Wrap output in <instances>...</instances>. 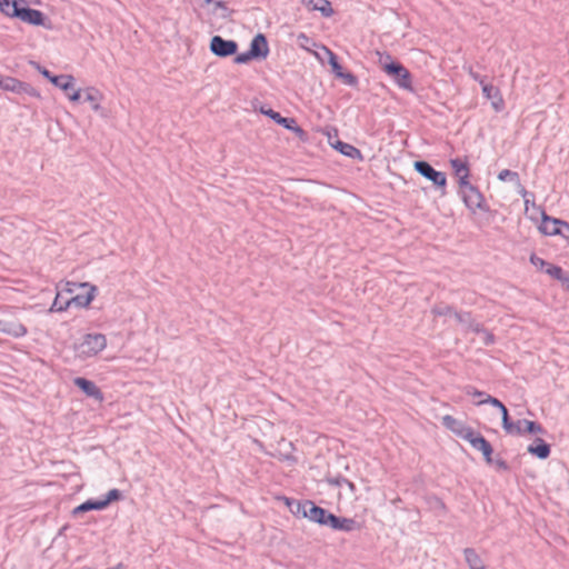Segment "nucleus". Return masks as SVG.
<instances>
[{"label": "nucleus", "instance_id": "obj_1", "mask_svg": "<svg viewBox=\"0 0 569 569\" xmlns=\"http://www.w3.org/2000/svg\"><path fill=\"white\" fill-rule=\"evenodd\" d=\"M379 63L382 70L402 89L411 90V74L400 62L392 60L389 53H380Z\"/></svg>", "mask_w": 569, "mask_h": 569}, {"label": "nucleus", "instance_id": "obj_2", "mask_svg": "<svg viewBox=\"0 0 569 569\" xmlns=\"http://www.w3.org/2000/svg\"><path fill=\"white\" fill-rule=\"evenodd\" d=\"M107 346V338L102 333H87L81 342L74 345L76 355L81 359L94 357Z\"/></svg>", "mask_w": 569, "mask_h": 569}, {"label": "nucleus", "instance_id": "obj_3", "mask_svg": "<svg viewBox=\"0 0 569 569\" xmlns=\"http://www.w3.org/2000/svg\"><path fill=\"white\" fill-rule=\"evenodd\" d=\"M415 170L427 180L431 181L435 187L441 190V196L446 194L447 177L443 172L436 170L428 161L417 160L413 163Z\"/></svg>", "mask_w": 569, "mask_h": 569}, {"label": "nucleus", "instance_id": "obj_4", "mask_svg": "<svg viewBox=\"0 0 569 569\" xmlns=\"http://www.w3.org/2000/svg\"><path fill=\"white\" fill-rule=\"evenodd\" d=\"M539 231L545 236H561L569 239V223L548 216L545 211L541 213V223Z\"/></svg>", "mask_w": 569, "mask_h": 569}, {"label": "nucleus", "instance_id": "obj_5", "mask_svg": "<svg viewBox=\"0 0 569 569\" xmlns=\"http://www.w3.org/2000/svg\"><path fill=\"white\" fill-rule=\"evenodd\" d=\"M209 49L219 58H228L237 54L238 43L234 40H227L221 36H213L210 40Z\"/></svg>", "mask_w": 569, "mask_h": 569}, {"label": "nucleus", "instance_id": "obj_6", "mask_svg": "<svg viewBox=\"0 0 569 569\" xmlns=\"http://www.w3.org/2000/svg\"><path fill=\"white\" fill-rule=\"evenodd\" d=\"M36 69L48 79L53 86L60 88L63 92L68 93L74 87V78L71 74H52L47 68L33 62Z\"/></svg>", "mask_w": 569, "mask_h": 569}, {"label": "nucleus", "instance_id": "obj_7", "mask_svg": "<svg viewBox=\"0 0 569 569\" xmlns=\"http://www.w3.org/2000/svg\"><path fill=\"white\" fill-rule=\"evenodd\" d=\"M461 198L466 207L472 212H476V210H481L483 212L489 211V207L485 202L483 194L476 186L470 187L469 190H463Z\"/></svg>", "mask_w": 569, "mask_h": 569}, {"label": "nucleus", "instance_id": "obj_8", "mask_svg": "<svg viewBox=\"0 0 569 569\" xmlns=\"http://www.w3.org/2000/svg\"><path fill=\"white\" fill-rule=\"evenodd\" d=\"M441 422L448 430H450L457 437H459L466 441L475 432V430L471 427L467 426L463 421L458 420L450 415L443 416L441 418Z\"/></svg>", "mask_w": 569, "mask_h": 569}, {"label": "nucleus", "instance_id": "obj_9", "mask_svg": "<svg viewBox=\"0 0 569 569\" xmlns=\"http://www.w3.org/2000/svg\"><path fill=\"white\" fill-rule=\"evenodd\" d=\"M16 13L18 19L31 26L46 27V21L48 20L43 12L24 6L23 3L20 10L16 11Z\"/></svg>", "mask_w": 569, "mask_h": 569}, {"label": "nucleus", "instance_id": "obj_10", "mask_svg": "<svg viewBox=\"0 0 569 569\" xmlns=\"http://www.w3.org/2000/svg\"><path fill=\"white\" fill-rule=\"evenodd\" d=\"M470 446L482 453L483 459L487 463L491 465L493 448L491 443L478 431H475L471 437L467 440Z\"/></svg>", "mask_w": 569, "mask_h": 569}, {"label": "nucleus", "instance_id": "obj_11", "mask_svg": "<svg viewBox=\"0 0 569 569\" xmlns=\"http://www.w3.org/2000/svg\"><path fill=\"white\" fill-rule=\"evenodd\" d=\"M328 527L333 530L351 532L360 529V525L353 518L338 517L333 513L328 517Z\"/></svg>", "mask_w": 569, "mask_h": 569}, {"label": "nucleus", "instance_id": "obj_12", "mask_svg": "<svg viewBox=\"0 0 569 569\" xmlns=\"http://www.w3.org/2000/svg\"><path fill=\"white\" fill-rule=\"evenodd\" d=\"M305 506H307L308 511L306 518L310 521H313L321 526H327L328 517H330L331 512L327 509L317 506L311 500H305Z\"/></svg>", "mask_w": 569, "mask_h": 569}, {"label": "nucleus", "instance_id": "obj_13", "mask_svg": "<svg viewBox=\"0 0 569 569\" xmlns=\"http://www.w3.org/2000/svg\"><path fill=\"white\" fill-rule=\"evenodd\" d=\"M74 386H77L86 396L93 398L96 400H103V393L99 389V387L91 380L83 378V377H77L73 380Z\"/></svg>", "mask_w": 569, "mask_h": 569}, {"label": "nucleus", "instance_id": "obj_14", "mask_svg": "<svg viewBox=\"0 0 569 569\" xmlns=\"http://www.w3.org/2000/svg\"><path fill=\"white\" fill-rule=\"evenodd\" d=\"M249 51L256 59H266L269 54V44L264 34L258 33L250 42Z\"/></svg>", "mask_w": 569, "mask_h": 569}, {"label": "nucleus", "instance_id": "obj_15", "mask_svg": "<svg viewBox=\"0 0 569 569\" xmlns=\"http://www.w3.org/2000/svg\"><path fill=\"white\" fill-rule=\"evenodd\" d=\"M80 287L89 288V291H87L86 293H79V295H76L74 297L68 298L69 306H76L78 308H86L94 299V293L97 291L96 286H91L88 282H84V283H81Z\"/></svg>", "mask_w": 569, "mask_h": 569}, {"label": "nucleus", "instance_id": "obj_16", "mask_svg": "<svg viewBox=\"0 0 569 569\" xmlns=\"http://www.w3.org/2000/svg\"><path fill=\"white\" fill-rule=\"evenodd\" d=\"M482 94L486 99L491 101V106L496 111H501L503 108V99L497 87L491 83L483 84Z\"/></svg>", "mask_w": 569, "mask_h": 569}, {"label": "nucleus", "instance_id": "obj_17", "mask_svg": "<svg viewBox=\"0 0 569 569\" xmlns=\"http://www.w3.org/2000/svg\"><path fill=\"white\" fill-rule=\"evenodd\" d=\"M527 451L532 456H536L537 458L545 460L550 456L551 448L550 445L547 443L543 439L536 438L533 440V443L528 446Z\"/></svg>", "mask_w": 569, "mask_h": 569}, {"label": "nucleus", "instance_id": "obj_18", "mask_svg": "<svg viewBox=\"0 0 569 569\" xmlns=\"http://www.w3.org/2000/svg\"><path fill=\"white\" fill-rule=\"evenodd\" d=\"M259 111L272 119L277 124L288 129L291 124H295V118L282 117L279 112L272 110L271 108H267L264 106L260 107Z\"/></svg>", "mask_w": 569, "mask_h": 569}, {"label": "nucleus", "instance_id": "obj_19", "mask_svg": "<svg viewBox=\"0 0 569 569\" xmlns=\"http://www.w3.org/2000/svg\"><path fill=\"white\" fill-rule=\"evenodd\" d=\"M332 147L348 158L358 160L363 159L361 151L350 143L338 140L332 144Z\"/></svg>", "mask_w": 569, "mask_h": 569}, {"label": "nucleus", "instance_id": "obj_20", "mask_svg": "<svg viewBox=\"0 0 569 569\" xmlns=\"http://www.w3.org/2000/svg\"><path fill=\"white\" fill-rule=\"evenodd\" d=\"M106 509L102 499H88L84 502L80 503L72 510L73 516H78L91 510H103Z\"/></svg>", "mask_w": 569, "mask_h": 569}, {"label": "nucleus", "instance_id": "obj_21", "mask_svg": "<svg viewBox=\"0 0 569 569\" xmlns=\"http://www.w3.org/2000/svg\"><path fill=\"white\" fill-rule=\"evenodd\" d=\"M463 555L469 569H486L483 561L473 548H465Z\"/></svg>", "mask_w": 569, "mask_h": 569}, {"label": "nucleus", "instance_id": "obj_22", "mask_svg": "<svg viewBox=\"0 0 569 569\" xmlns=\"http://www.w3.org/2000/svg\"><path fill=\"white\" fill-rule=\"evenodd\" d=\"M308 6L311 10L321 12L326 18L333 14V9L329 0H309Z\"/></svg>", "mask_w": 569, "mask_h": 569}, {"label": "nucleus", "instance_id": "obj_23", "mask_svg": "<svg viewBox=\"0 0 569 569\" xmlns=\"http://www.w3.org/2000/svg\"><path fill=\"white\" fill-rule=\"evenodd\" d=\"M21 6V0H0V11L11 18H17L16 11H19Z\"/></svg>", "mask_w": 569, "mask_h": 569}, {"label": "nucleus", "instance_id": "obj_24", "mask_svg": "<svg viewBox=\"0 0 569 569\" xmlns=\"http://www.w3.org/2000/svg\"><path fill=\"white\" fill-rule=\"evenodd\" d=\"M3 329L6 330H2V333H7L16 338L23 337L27 333V328L17 322L6 321Z\"/></svg>", "mask_w": 569, "mask_h": 569}, {"label": "nucleus", "instance_id": "obj_25", "mask_svg": "<svg viewBox=\"0 0 569 569\" xmlns=\"http://www.w3.org/2000/svg\"><path fill=\"white\" fill-rule=\"evenodd\" d=\"M284 499H286L288 507L290 508V511L295 516H300L302 518H306L308 508H307V506H305V500L299 501V500L289 499V498H284Z\"/></svg>", "mask_w": 569, "mask_h": 569}, {"label": "nucleus", "instance_id": "obj_26", "mask_svg": "<svg viewBox=\"0 0 569 569\" xmlns=\"http://www.w3.org/2000/svg\"><path fill=\"white\" fill-rule=\"evenodd\" d=\"M520 421L521 425L525 426V428H522V433L536 435L546 432L545 428L537 421H531L527 419H522Z\"/></svg>", "mask_w": 569, "mask_h": 569}, {"label": "nucleus", "instance_id": "obj_27", "mask_svg": "<svg viewBox=\"0 0 569 569\" xmlns=\"http://www.w3.org/2000/svg\"><path fill=\"white\" fill-rule=\"evenodd\" d=\"M14 93L26 94L33 98H40V92L36 88L20 80L18 81L17 90L14 91Z\"/></svg>", "mask_w": 569, "mask_h": 569}, {"label": "nucleus", "instance_id": "obj_28", "mask_svg": "<svg viewBox=\"0 0 569 569\" xmlns=\"http://www.w3.org/2000/svg\"><path fill=\"white\" fill-rule=\"evenodd\" d=\"M86 97L84 100L91 103L92 109L99 110L100 109V99L101 93L96 90L94 88H88L84 92Z\"/></svg>", "mask_w": 569, "mask_h": 569}, {"label": "nucleus", "instance_id": "obj_29", "mask_svg": "<svg viewBox=\"0 0 569 569\" xmlns=\"http://www.w3.org/2000/svg\"><path fill=\"white\" fill-rule=\"evenodd\" d=\"M450 166L455 171V174L457 177L461 176L462 173L470 172L469 166L467 161H462L459 158H455L450 160Z\"/></svg>", "mask_w": 569, "mask_h": 569}, {"label": "nucleus", "instance_id": "obj_30", "mask_svg": "<svg viewBox=\"0 0 569 569\" xmlns=\"http://www.w3.org/2000/svg\"><path fill=\"white\" fill-rule=\"evenodd\" d=\"M69 307V299L67 298L66 300H62V296L58 293L53 300V303L50 307V311L61 312L67 310Z\"/></svg>", "mask_w": 569, "mask_h": 569}, {"label": "nucleus", "instance_id": "obj_31", "mask_svg": "<svg viewBox=\"0 0 569 569\" xmlns=\"http://www.w3.org/2000/svg\"><path fill=\"white\" fill-rule=\"evenodd\" d=\"M545 272H546L547 274H549L550 277H552L553 279L558 280V281H560V280H567V279L565 278V273H566V272H565V271L562 270V268H561V267H559V266H556V264L550 263V264H548V268H546V269H545Z\"/></svg>", "mask_w": 569, "mask_h": 569}, {"label": "nucleus", "instance_id": "obj_32", "mask_svg": "<svg viewBox=\"0 0 569 569\" xmlns=\"http://www.w3.org/2000/svg\"><path fill=\"white\" fill-rule=\"evenodd\" d=\"M502 428L510 435H522L521 421L512 422L511 420L503 421Z\"/></svg>", "mask_w": 569, "mask_h": 569}, {"label": "nucleus", "instance_id": "obj_33", "mask_svg": "<svg viewBox=\"0 0 569 569\" xmlns=\"http://www.w3.org/2000/svg\"><path fill=\"white\" fill-rule=\"evenodd\" d=\"M328 56H329V60H328V63L329 66L331 67V70L332 72L335 73L336 77H338V73H340L341 71H343L341 64L339 63L338 61V57L336 56V53H333L331 50L325 48Z\"/></svg>", "mask_w": 569, "mask_h": 569}, {"label": "nucleus", "instance_id": "obj_34", "mask_svg": "<svg viewBox=\"0 0 569 569\" xmlns=\"http://www.w3.org/2000/svg\"><path fill=\"white\" fill-rule=\"evenodd\" d=\"M431 312L435 315V316H438V317H443V316H451L453 315L455 310L451 306L449 305H446V303H439V305H436Z\"/></svg>", "mask_w": 569, "mask_h": 569}, {"label": "nucleus", "instance_id": "obj_35", "mask_svg": "<svg viewBox=\"0 0 569 569\" xmlns=\"http://www.w3.org/2000/svg\"><path fill=\"white\" fill-rule=\"evenodd\" d=\"M18 79L12 77H3L0 79V88L6 91L14 92L18 86Z\"/></svg>", "mask_w": 569, "mask_h": 569}, {"label": "nucleus", "instance_id": "obj_36", "mask_svg": "<svg viewBox=\"0 0 569 569\" xmlns=\"http://www.w3.org/2000/svg\"><path fill=\"white\" fill-rule=\"evenodd\" d=\"M122 499V492L119 489H111L108 491L106 497L102 499L104 507L107 508L111 502L119 501Z\"/></svg>", "mask_w": 569, "mask_h": 569}, {"label": "nucleus", "instance_id": "obj_37", "mask_svg": "<svg viewBox=\"0 0 569 569\" xmlns=\"http://www.w3.org/2000/svg\"><path fill=\"white\" fill-rule=\"evenodd\" d=\"M498 179L500 181H512L519 183V174L516 171H511L509 169H503L499 172Z\"/></svg>", "mask_w": 569, "mask_h": 569}, {"label": "nucleus", "instance_id": "obj_38", "mask_svg": "<svg viewBox=\"0 0 569 569\" xmlns=\"http://www.w3.org/2000/svg\"><path fill=\"white\" fill-rule=\"evenodd\" d=\"M337 78L341 79L346 84L350 87H356L358 84V78L351 72L341 71L338 73Z\"/></svg>", "mask_w": 569, "mask_h": 569}, {"label": "nucleus", "instance_id": "obj_39", "mask_svg": "<svg viewBox=\"0 0 569 569\" xmlns=\"http://www.w3.org/2000/svg\"><path fill=\"white\" fill-rule=\"evenodd\" d=\"M476 405L477 406L490 405L495 408H498L499 410L505 407V405L498 398H495L492 396H487L485 399H481L478 402H476Z\"/></svg>", "mask_w": 569, "mask_h": 569}, {"label": "nucleus", "instance_id": "obj_40", "mask_svg": "<svg viewBox=\"0 0 569 569\" xmlns=\"http://www.w3.org/2000/svg\"><path fill=\"white\" fill-rule=\"evenodd\" d=\"M469 176H470V172H467V173H462L461 176L458 177L460 196L463 193V190H469L470 187H475L473 184H471L469 182Z\"/></svg>", "mask_w": 569, "mask_h": 569}, {"label": "nucleus", "instance_id": "obj_41", "mask_svg": "<svg viewBox=\"0 0 569 569\" xmlns=\"http://www.w3.org/2000/svg\"><path fill=\"white\" fill-rule=\"evenodd\" d=\"M530 262L538 269L543 270L548 268L549 262H547L545 259L538 257L536 253H532L530 256Z\"/></svg>", "mask_w": 569, "mask_h": 569}, {"label": "nucleus", "instance_id": "obj_42", "mask_svg": "<svg viewBox=\"0 0 569 569\" xmlns=\"http://www.w3.org/2000/svg\"><path fill=\"white\" fill-rule=\"evenodd\" d=\"M256 59L252 53L248 50L246 52H242V53H239L234 57V62L238 63V64H244V63H248L249 61Z\"/></svg>", "mask_w": 569, "mask_h": 569}, {"label": "nucleus", "instance_id": "obj_43", "mask_svg": "<svg viewBox=\"0 0 569 569\" xmlns=\"http://www.w3.org/2000/svg\"><path fill=\"white\" fill-rule=\"evenodd\" d=\"M453 316H455L456 320H457L459 323H461V325H463V326H466V327L468 326V323H469V322H470V320L472 319V317H471V313H470V312H457V311H455V312H453Z\"/></svg>", "mask_w": 569, "mask_h": 569}, {"label": "nucleus", "instance_id": "obj_44", "mask_svg": "<svg viewBox=\"0 0 569 569\" xmlns=\"http://www.w3.org/2000/svg\"><path fill=\"white\" fill-rule=\"evenodd\" d=\"M465 392L466 395L468 396H472V397H477V398H480L481 399H485L488 395L485 392V391H480L478 390L476 387L473 386H467L465 387Z\"/></svg>", "mask_w": 569, "mask_h": 569}, {"label": "nucleus", "instance_id": "obj_45", "mask_svg": "<svg viewBox=\"0 0 569 569\" xmlns=\"http://www.w3.org/2000/svg\"><path fill=\"white\" fill-rule=\"evenodd\" d=\"M288 130L295 132L297 134V137H299L301 140H306L307 139V132L297 124V121L295 120V124H291L290 128H288Z\"/></svg>", "mask_w": 569, "mask_h": 569}, {"label": "nucleus", "instance_id": "obj_46", "mask_svg": "<svg viewBox=\"0 0 569 569\" xmlns=\"http://www.w3.org/2000/svg\"><path fill=\"white\" fill-rule=\"evenodd\" d=\"M467 328L476 333H481V331H483V329H485L481 323L475 321L473 319L470 320Z\"/></svg>", "mask_w": 569, "mask_h": 569}, {"label": "nucleus", "instance_id": "obj_47", "mask_svg": "<svg viewBox=\"0 0 569 569\" xmlns=\"http://www.w3.org/2000/svg\"><path fill=\"white\" fill-rule=\"evenodd\" d=\"M468 73L475 81L479 82L481 88L483 87V84H487V82L485 81L486 78L479 74L478 72L473 71L471 68L469 69Z\"/></svg>", "mask_w": 569, "mask_h": 569}, {"label": "nucleus", "instance_id": "obj_48", "mask_svg": "<svg viewBox=\"0 0 569 569\" xmlns=\"http://www.w3.org/2000/svg\"><path fill=\"white\" fill-rule=\"evenodd\" d=\"M481 335L483 336L482 340L485 346H490L495 342V336L488 330L483 329V331H481Z\"/></svg>", "mask_w": 569, "mask_h": 569}, {"label": "nucleus", "instance_id": "obj_49", "mask_svg": "<svg viewBox=\"0 0 569 569\" xmlns=\"http://www.w3.org/2000/svg\"><path fill=\"white\" fill-rule=\"evenodd\" d=\"M328 482L332 486L340 487V486L345 485L346 482H348V479L342 476H338L336 478L328 479Z\"/></svg>", "mask_w": 569, "mask_h": 569}, {"label": "nucleus", "instance_id": "obj_50", "mask_svg": "<svg viewBox=\"0 0 569 569\" xmlns=\"http://www.w3.org/2000/svg\"><path fill=\"white\" fill-rule=\"evenodd\" d=\"M519 186V193L522 196V198L525 199V203L528 204L529 203V197H533L532 193H530L529 191L526 190V188L523 186H521V183H517Z\"/></svg>", "mask_w": 569, "mask_h": 569}, {"label": "nucleus", "instance_id": "obj_51", "mask_svg": "<svg viewBox=\"0 0 569 569\" xmlns=\"http://www.w3.org/2000/svg\"><path fill=\"white\" fill-rule=\"evenodd\" d=\"M71 90H72V92H71V93H70L69 91H68V93H67V94H68V97H69V99H70L71 101H78V100L81 98V90H80V89L74 90V88H73V89H71Z\"/></svg>", "mask_w": 569, "mask_h": 569}, {"label": "nucleus", "instance_id": "obj_52", "mask_svg": "<svg viewBox=\"0 0 569 569\" xmlns=\"http://www.w3.org/2000/svg\"><path fill=\"white\" fill-rule=\"evenodd\" d=\"M495 463H496L497 468L500 469V470H505L506 471V470L509 469V465L503 459H497L495 461Z\"/></svg>", "mask_w": 569, "mask_h": 569}, {"label": "nucleus", "instance_id": "obj_53", "mask_svg": "<svg viewBox=\"0 0 569 569\" xmlns=\"http://www.w3.org/2000/svg\"><path fill=\"white\" fill-rule=\"evenodd\" d=\"M500 412L502 422L510 420L509 412L506 406L502 409H500Z\"/></svg>", "mask_w": 569, "mask_h": 569}, {"label": "nucleus", "instance_id": "obj_54", "mask_svg": "<svg viewBox=\"0 0 569 569\" xmlns=\"http://www.w3.org/2000/svg\"><path fill=\"white\" fill-rule=\"evenodd\" d=\"M565 278L568 280H560V282L562 283L565 290L569 291V273L568 272L565 273Z\"/></svg>", "mask_w": 569, "mask_h": 569}, {"label": "nucleus", "instance_id": "obj_55", "mask_svg": "<svg viewBox=\"0 0 569 569\" xmlns=\"http://www.w3.org/2000/svg\"><path fill=\"white\" fill-rule=\"evenodd\" d=\"M345 485H347V486H348V488H349L351 491H355L356 486H355V483H353V482H351L350 480H348V482H346Z\"/></svg>", "mask_w": 569, "mask_h": 569}, {"label": "nucleus", "instance_id": "obj_56", "mask_svg": "<svg viewBox=\"0 0 569 569\" xmlns=\"http://www.w3.org/2000/svg\"><path fill=\"white\" fill-rule=\"evenodd\" d=\"M216 7H217V8L224 9V10L227 9V7H226L224 2H222V1H218V2H216Z\"/></svg>", "mask_w": 569, "mask_h": 569}, {"label": "nucleus", "instance_id": "obj_57", "mask_svg": "<svg viewBox=\"0 0 569 569\" xmlns=\"http://www.w3.org/2000/svg\"><path fill=\"white\" fill-rule=\"evenodd\" d=\"M298 39H303V40L309 41V38L305 33L299 34Z\"/></svg>", "mask_w": 569, "mask_h": 569}, {"label": "nucleus", "instance_id": "obj_58", "mask_svg": "<svg viewBox=\"0 0 569 569\" xmlns=\"http://www.w3.org/2000/svg\"><path fill=\"white\" fill-rule=\"evenodd\" d=\"M6 326V321L4 320H0V332H2L3 327Z\"/></svg>", "mask_w": 569, "mask_h": 569}, {"label": "nucleus", "instance_id": "obj_59", "mask_svg": "<svg viewBox=\"0 0 569 569\" xmlns=\"http://www.w3.org/2000/svg\"><path fill=\"white\" fill-rule=\"evenodd\" d=\"M204 2H206V3H211V2H212V0H204Z\"/></svg>", "mask_w": 569, "mask_h": 569}]
</instances>
